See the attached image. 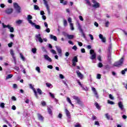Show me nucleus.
<instances>
[{
  "instance_id": "b1692460",
  "label": "nucleus",
  "mask_w": 127,
  "mask_h": 127,
  "mask_svg": "<svg viewBox=\"0 0 127 127\" xmlns=\"http://www.w3.org/2000/svg\"><path fill=\"white\" fill-rule=\"evenodd\" d=\"M95 106L96 108H97V109H98V110L101 109V107H100V105H99L98 103H97V102H95Z\"/></svg>"
},
{
  "instance_id": "f704fd0d",
  "label": "nucleus",
  "mask_w": 127,
  "mask_h": 127,
  "mask_svg": "<svg viewBox=\"0 0 127 127\" xmlns=\"http://www.w3.org/2000/svg\"><path fill=\"white\" fill-rule=\"evenodd\" d=\"M35 26V27L36 29H40L41 27L40 26H39V25H36V24H34L33 25Z\"/></svg>"
},
{
  "instance_id": "c9c22d12",
  "label": "nucleus",
  "mask_w": 127,
  "mask_h": 127,
  "mask_svg": "<svg viewBox=\"0 0 127 127\" xmlns=\"http://www.w3.org/2000/svg\"><path fill=\"white\" fill-rule=\"evenodd\" d=\"M48 112L50 115H52V110H51V108H49L48 109Z\"/></svg>"
},
{
  "instance_id": "412c9836",
  "label": "nucleus",
  "mask_w": 127,
  "mask_h": 127,
  "mask_svg": "<svg viewBox=\"0 0 127 127\" xmlns=\"http://www.w3.org/2000/svg\"><path fill=\"white\" fill-rule=\"evenodd\" d=\"M67 37L68 39H73L74 38V35L67 34Z\"/></svg>"
},
{
  "instance_id": "6e6d98bb",
  "label": "nucleus",
  "mask_w": 127,
  "mask_h": 127,
  "mask_svg": "<svg viewBox=\"0 0 127 127\" xmlns=\"http://www.w3.org/2000/svg\"><path fill=\"white\" fill-rule=\"evenodd\" d=\"M79 18L80 20H81V21H84V19L83 18V16L80 15L79 16Z\"/></svg>"
},
{
  "instance_id": "bf43d9fd",
  "label": "nucleus",
  "mask_w": 127,
  "mask_h": 127,
  "mask_svg": "<svg viewBox=\"0 0 127 127\" xmlns=\"http://www.w3.org/2000/svg\"><path fill=\"white\" fill-rule=\"evenodd\" d=\"M45 31L47 32L48 33H49L50 32V29L49 28H47L46 30Z\"/></svg>"
},
{
  "instance_id": "a211bd4d",
  "label": "nucleus",
  "mask_w": 127,
  "mask_h": 127,
  "mask_svg": "<svg viewBox=\"0 0 127 127\" xmlns=\"http://www.w3.org/2000/svg\"><path fill=\"white\" fill-rule=\"evenodd\" d=\"M38 118L39 120V121H42V122H43V119H44V118H43V116H42V115H41L40 114H38Z\"/></svg>"
},
{
  "instance_id": "dca6fc26",
  "label": "nucleus",
  "mask_w": 127,
  "mask_h": 127,
  "mask_svg": "<svg viewBox=\"0 0 127 127\" xmlns=\"http://www.w3.org/2000/svg\"><path fill=\"white\" fill-rule=\"evenodd\" d=\"M44 56L45 59H46V60H47L49 62H52V59H51V58H50L49 57V56H48V55H45Z\"/></svg>"
},
{
  "instance_id": "4c0bfd02",
  "label": "nucleus",
  "mask_w": 127,
  "mask_h": 127,
  "mask_svg": "<svg viewBox=\"0 0 127 127\" xmlns=\"http://www.w3.org/2000/svg\"><path fill=\"white\" fill-rule=\"evenodd\" d=\"M36 48H33L32 49V52H33V53H34V54H35V53H36Z\"/></svg>"
},
{
  "instance_id": "ddd939ff",
  "label": "nucleus",
  "mask_w": 127,
  "mask_h": 127,
  "mask_svg": "<svg viewBox=\"0 0 127 127\" xmlns=\"http://www.w3.org/2000/svg\"><path fill=\"white\" fill-rule=\"evenodd\" d=\"M65 113L66 114V117H67L68 119H71V114H70V112H69V111L67 110V109H65Z\"/></svg>"
},
{
  "instance_id": "393cba45",
  "label": "nucleus",
  "mask_w": 127,
  "mask_h": 127,
  "mask_svg": "<svg viewBox=\"0 0 127 127\" xmlns=\"http://www.w3.org/2000/svg\"><path fill=\"white\" fill-rule=\"evenodd\" d=\"M72 62H78V58L77 57V56H75L73 59H72Z\"/></svg>"
},
{
  "instance_id": "2eb2a0df",
  "label": "nucleus",
  "mask_w": 127,
  "mask_h": 127,
  "mask_svg": "<svg viewBox=\"0 0 127 127\" xmlns=\"http://www.w3.org/2000/svg\"><path fill=\"white\" fill-rule=\"evenodd\" d=\"M56 48L59 54L62 55V50H61V48L60 47L56 46Z\"/></svg>"
},
{
  "instance_id": "864d4df0",
  "label": "nucleus",
  "mask_w": 127,
  "mask_h": 127,
  "mask_svg": "<svg viewBox=\"0 0 127 127\" xmlns=\"http://www.w3.org/2000/svg\"><path fill=\"white\" fill-rule=\"evenodd\" d=\"M89 36H90L91 40H94V36H93V35L90 34Z\"/></svg>"
},
{
  "instance_id": "9d476101",
  "label": "nucleus",
  "mask_w": 127,
  "mask_h": 127,
  "mask_svg": "<svg viewBox=\"0 0 127 127\" xmlns=\"http://www.w3.org/2000/svg\"><path fill=\"white\" fill-rule=\"evenodd\" d=\"M76 73L77 75V77H78V78H80L81 80H82V79H83V78H84V75H83V74L82 73H81L80 71L77 70L76 71Z\"/></svg>"
},
{
  "instance_id": "0eeeda50",
  "label": "nucleus",
  "mask_w": 127,
  "mask_h": 127,
  "mask_svg": "<svg viewBox=\"0 0 127 127\" xmlns=\"http://www.w3.org/2000/svg\"><path fill=\"white\" fill-rule=\"evenodd\" d=\"M10 53L14 60V62L15 64H16V58L14 56V52H13V50H10Z\"/></svg>"
},
{
  "instance_id": "c85d7f7f",
  "label": "nucleus",
  "mask_w": 127,
  "mask_h": 127,
  "mask_svg": "<svg viewBox=\"0 0 127 127\" xmlns=\"http://www.w3.org/2000/svg\"><path fill=\"white\" fill-rule=\"evenodd\" d=\"M20 56L21 59L23 60V61H25V58H24V56H23V55L22 53H20Z\"/></svg>"
},
{
  "instance_id": "f257e3e1",
  "label": "nucleus",
  "mask_w": 127,
  "mask_h": 127,
  "mask_svg": "<svg viewBox=\"0 0 127 127\" xmlns=\"http://www.w3.org/2000/svg\"><path fill=\"white\" fill-rule=\"evenodd\" d=\"M124 57L121 58L119 61L114 63L113 66H114V67H121V66H122L123 64H124Z\"/></svg>"
},
{
  "instance_id": "3c124183",
  "label": "nucleus",
  "mask_w": 127,
  "mask_h": 127,
  "mask_svg": "<svg viewBox=\"0 0 127 127\" xmlns=\"http://www.w3.org/2000/svg\"><path fill=\"white\" fill-rule=\"evenodd\" d=\"M46 85L47 86V87H48V88H50L51 86H52V84L49 83H46Z\"/></svg>"
},
{
  "instance_id": "37998d69",
  "label": "nucleus",
  "mask_w": 127,
  "mask_h": 127,
  "mask_svg": "<svg viewBox=\"0 0 127 127\" xmlns=\"http://www.w3.org/2000/svg\"><path fill=\"white\" fill-rule=\"evenodd\" d=\"M70 26L71 30H74V26H73V23H70Z\"/></svg>"
},
{
  "instance_id": "39448f33",
  "label": "nucleus",
  "mask_w": 127,
  "mask_h": 127,
  "mask_svg": "<svg viewBox=\"0 0 127 127\" xmlns=\"http://www.w3.org/2000/svg\"><path fill=\"white\" fill-rule=\"evenodd\" d=\"M29 87L31 89H32V90H33V91L34 93L35 97H36V98L37 99H38V95L37 94V91H36V90H35V88L34 87H33V86H32V84H30Z\"/></svg>"
},
{
  "instance_id": "5701e85b",
  "label": "nucleus",
  "mask_w": 127,
  "mask_h": 127,
  "mask_svg": "<svg viewBox=\"0 0 127 127\" xmlns=\"http://www.w3.org/2000/svg\"><path fill=\"white\" fill-rule=\"evenodd\" d=\"M13 75L12 74H8L7 76H6V80H8V79H10V78H12Z\"/></svg>"
},
{
  "instance_id": "7ed1b4c3",
  "label": "nucleus",
  "mask_w": 127,
  "mask_h": 127,
  "mask_svg": "<svg viewBox=\"0 0 127 127\" xmlns=\"http://www.w3.org/2000/svg\"><path fill=\"white\" fill-rule=\"evenodd\" d=\"M73 99L75 100V101H77V103L80 106H83V102L82 101H81V99H79L78 96H74L73 97Z\"/></svg>"
},
{
  "instance_id": "052dcab7",
  "label": "nucleus",
  "mask_w": 127,
  "mask_h": 127,
  "mask_svg": "<svg viewBox=\"0 0 127 127\" xmlns=\"http://www.w3.org/2000/svg\"><path fill=\"white\" fill-rule=\"evenodd\" d=\"M81 53H85L86 52V51L85 50V49L83 48L81 49Z\"/></svg>"
},
{
  "instance_id": "f03ea898",
  "label": "nucleus",
  "mask_w": 127,
  "mask_h": 127,
  "mask_svg": "<svg viewBox=\"0 0 127 127\" xmlns=\"http://www.w3.org/2000/svg\"><path fill=\"white\" fill-rule=\"evenodd\" d=\"M14 8L16 10L17 13H20L21 12V8L18 4L16 2L13 3Z\"/></svg>"
},
{
  "instance_id": "e433bc0d",
  "label": "nucleus",
  "mask_w": 127,
  "mask_h": 127,
  "mask_svg": "<svg viewBox=\"0 0 127 127\" xmlns=\"http://www.w3.org/2000/svg\"><path fill=\"white\" fill-rule=\"evenodd\" d=\"M67 20L64 19V26L66 27V26L67 25Z\"/></svg>"
},
{
  "instance_id": "9b49d317",
  "label": "nucleus",
  "mask_w": 127,
  "mask_h": 127,
  "mask_svg": "<svg viewBox=\"0 0 127 127\" xmlns=\"http://www.w3.org/2000/svg\"><path fill=\"white\" fill-rule=\"evenodd\" d=\"M41 35L40 34L36 35V37L37 38V39H38L39 42H40L41 43H42V42H43V40L42 39V38H41Z\"/></svg>"
},
{
  "instance_id": "f3484780",
  "label": "nucleus",
  "mask_w": 127,
  "mask_h": 127,
  "mask_svg": "<svg viewBox=\"0 0 127 127\" xmlns=\"http://www.w3.org/2000/svg\"><path fill=\"white\" fill-rule=\"evenodd\" d=\"M119 107L121 109V110H124V105H123V103L121 101H120L118 103Z\"/></svg>"
},
{
  "instance_id": "0e129e2a",
  "label": "nucleus",
  "mask_w": 127,
  "mask_h": 127,
  "mask_svg": "<svg viewBox=\"0 0 127 127\" xmlns=\"http://www.w3.org/2000/svg\"><path fill=\"white\" fill-rule=\"evenodd\" d=\"M101 40H102V42H104V43L106 42V38L103 37V38L101 39Z\"/></svg>"
},
{
  "instance_id": "69168bd1",
  "label": "nucleus",
  "mask_w": 127,
  "mask_h": 127,
  "mask_svg": "<svg viewBox=\"0 0 127 127\" xmlns=\"http://www.w3.org/2000/svg\"><path fill=\"white\" fill-rule=\"evenodd\" d=\"M101 75L100 74H98L97 75V79H101Z\"/></svg>"
},
{
  "instance_id": "49530a36",
  "label": "nucleus",
  "mask_w": 127,
  "mask_h": 127,
  "mask_svg": "<svg viewBox=\"0 0 127 127\" xmlns=\"http://www.w3.org/2000/svg\"><path fill=\"white\" fill-rule=\"evenodd\" d=\"M49 95L52 98H53V99H54V98H55V96H54V94H52V93L49 92Z\"/></svg>"
},
{
  "instance_id": "7c9ffc66",
  "label": "nucleus",
  "mask_w": 127,
  "mask_h": 127,
  "mask_svg": "<svg viewBox=\"0 0 127 127\" xmlns=\"http://www.w3.org/2000/svg\"><path fill=\"white\" fill-rule=\"evenodd\" d=\"M127 71V68H125L124 70H122L121 73L122 74V75H125Z\"/></svg>"
},
{
  "instance_id": "cd10ccee",
  "label": "nucleus",
  "mask_w": 127,
  "mask_h": 127,
  "mask_svg": "<svg viewBox=\"0 0 127 127\" xmlns=\"http://www.w3.org/2000/svg\"><path fill=\"white\" fill-rule=\"evenodd\" d=\"M96 54H93L92 56L90 57V59H91L92 60H94V59H96Z\"/></svg>"
},
{
  "instance_id": "6e6552de",
  "label": "nucleus",
  "mask_w": 127,
  "mask_h": 127,
  "mask_svg": "<svg viewBox=\"0 0 127 127\" xmlns=\"http://www.w3.org/2000/svg\"><path fill=\"white\" fill-rule=\"evenodd\" d=\"M12 12H13V9L12 8H7L5 10V13L6 14H11Z\"/></svg>"
},
{
  "instance_id": "423d86ee",
  "label": "nucleus",
  "mask_w": 127,
  "mask_h": 127,
  "mask_svg": "<svg viewBox=\"0 0 127 127\" xmlns=\"http://www.w3.org/2000/svg\"><path fill=\"white\" fill-rule=\"evenodd\" d=\"M31 19H32V16H31V15H28L27 20L29 23H30V24H32V25H34V24H35V23H33V22H32V20H31Z\"/></svg>"
},
{
  "instance_id": "20e7f679",
  "label": "nucleus",
  "mask_w": 127,
  "mask_h": 127,
  "mask_svg": "<svg viewBox=\"0 0 127 127\" xmlns=\"http://www.w3.org/2000/svg\"><path fill=\"white\" fill-rule=\"evenodd\" d=\"M92 1L93 3H94V4L92 5V7H94V8H99V7H100V3L97 2L96 0H92Z\"/></svg>"
},
{
  "instance_id": "79ce46f5",
  "label": "nucleus",
  "mask_w": 127,
  "mask_h": 127,
  "mask_svg": "<svg viewBox=\"0 0 127 127\" xmlns=\"http://www.w3.org/2000/svg\"><path fill=\"white\" fill-rule=\"evenodd\" d=\"M98 66L99 68H102V67H103V64H102V63H99L98 64Z\"/></svg>"
},
{
  "instance_id": "4468645a",
  "label": "nucleus",
  "mask_w": 127,
  "mask_h": 127,
  "mask_svg": "<svg viewBox=\"0 0 127 127\" xmlns=\"http://www.w3.org/2000/svg\"><path fill=\"white\" fill-rule=\"evenodd\" d=\"M78 29L80 32H81V33H82V34H83V35L85 36V34H84V31L83 30V29H82V26H81L80 23H78Z\"/></svg>"
},
{
  "instance_id": "603ef678",
  "label": "nucleus",
  "mask_w": 127,
  "mask_h": 127,
  "mask_svg": "<svg viewBox=\"0 0 127 127\" xmlns=\"http://www.w3.org/2000/svg\"><path fill=\"white\" fill-rule=\"evenodd\" d=\"M90 54H95V51L94 50H90Z\"/></svg>"
},
{
  "instance_id": "09e8293b",
  "label": "nucleus",
  "mask_w": 127,
  "mask_h": 127,
  "mask_svg": "<svg viewBox=\"0 0 127 127\" xmlns=\"http://www.w3.org/2000/svg\"><path fill=\"white\" fill-rule=\"evenodd\" d=\"M105 116H106V118L107 119V120H110V115H109V114H106V115H105Z\"/></svg>"
},
{
  "instance_id": "6ab92c4d",
  "label": "nucleus",
  "mask_w": 127,
  "mask_h": 127,
  "mask_svg": "<svg viewBox=\"0 0 127 127\" xmlns=\"http://www.w3.org/2000/svg\"><path fill=\"white\" fill-rule=\"evenodd\" d=\"M51 39H53L55 41H57V37L53 36V35H50Z\"/></svg>"
},
{
  "instance_id": "a18cd8bd",
  "label": "nucleus",
  "mask_w": 127,
  "mask_h": 127,
  "mask_svg": "<svg viewBox=\"0 0 127 127\" xmlns=\"http://www.w3.org/2000/svg\"><path fill=\"white\" fill-rule=\"evenodd\" d=\"M86 3H87L88 5H89V6H91V5H92L91 2H90L89 0H86Z\"/></svg>"
},
{
  "instance_id": "680f3d73",
  "label": "nucleus",
  "mask_w": 127,
  "mask_h": 127,
  "mask_svg": "<svg viewBox=\"0 0 127 127\" xmlns=\"http://www.w3.org/2000/svg\"><path fill=\"white\" fill-rule=\"evenodd\" d=\"M94 25L96 27H99V24L97 22H94Z\"/></svg>"
},
{
  "instance_id": "de8ad7c7",
  "label": "nucleus",
  "mask_w": 127,
  "mask_h": 127,
  "mask_svg": "<svg viewBox=\"0 0 127 127\" xmlns=\"http://www.w3.org/2000/svg\"><path fill=\"white\" fill-rule=\"evenodd\" d=\"M97 59L100 61V62H102V58L101 57V56H98L97 57Z\"/></svg>"
},
{
  "instance_id": "338daca9",
  "label": "nucleus",
  "mask_w": 127,
  "mask_h": 127,
  "mask_svg": "<svg viewBox=\"0 0 127 127\" xmlns=\"http://www.w3.org/2000/svg\"><path fill=\"white\" fill-rule=\"evenodd\" d=\"M75 127H82V126H81V125H80V124H78L77 125H74Z\"/></svg>"
},
{
  "instance_id": "ea45409f",
  "label": "nucleus",
  "mask_w": 127,
  "mask_h": 127,
  "mask_svg": "<svg viewBox=\"0 0 127 127\" xmlns=\"http://www.w3.org/2000/svg\"><path fill=\"white\" fill-rule=\"evenodd\" d=\"M4 103H1L0 104V107L2 108V109H4Z\"/></svg>"
},
{
  "instance_id": "bb28decb",
  "label": "nucleus",
  "mask_w": 127,
  "mask_h": 127,
  "mask_svg": "<svg viewBox=\"0 0 127 127\" xmlns=\"http://www.w3.org/2000/svg\"><path fill=\"white\" fill-rule=\"evenodd\" d=\"M111 55V52H109L108 54V61H111V60H112Z\"/></svg>"
},
{
  "instance_id": "774afa93",
  "label": "nucleus",
  "mask_w": 127,
  "mask_h": 127,
  "mask_svg": "<svg viewBox=\"0 0 127 127\" xmlns=\"http://www.w3.org/2000/svg\"><path fill=\"white\" fill-rule=\"evenodd\" d=\"M72 49H73V50H75V51H76V50H77V46H74L72 47Z\"/></svg>"
},
{
  "instance_id": "e2e57ef3",
  "label": "nucleus",
  "mask_w": 127,
  "mask_h": 127,
  "mask_svg": "<svg viewBox=\"0 0 127 127\" xmlns=\"http://www.w3.org/2000/svg\"><path fill=\"white\" fill-rule=\"evenodd\" d=\"M60 78L61 79H64V75H63V74H60Z\"/></svg>"
},
{
  "instance_id": "a878e982",
  "label": "nucleus",
  "mask_w": 127,
  "mask_h": 127,
  "mask_svg": "<svg viewBox=\"0 0 127 127\" xmlns=\"http://www.w3.org/2000/svg\"><path fill=\"white\" fill-rule=\"evenodd\" d=\"M37 93H38L39 95H42V90L40 88H38L37 89Z\"/></svg>"
},
{
  "instance_id": "473e14b6",
  "label": "nucleus",
  "mask_w": 127,
  "mask_h": 127,
  "mask_svg": "<svg viewBox=\"0 0 127 127\" xmlns=\"http://www.w3.org/2000/svg\"><path fill=\"white\" fill-rule=\"evenodd\" d=\"M2 25L3 28H6V27L7 28H8L9 27V25H4V23H2Z\"/></svg>"
},
{
  "instance_id": "4d7b16f0",
  "label": "nucleus",
  "mask_w": 127,
  "mask_h": 127,
  "mask_svg": "<svg viewBox=\"0 0 127 127\" xmlns=\"http://www.w3.org/2000/svg\"><path fill=\"white\" fill-rule=\"evenodd\" d=\"M95 126H100V123L98 121H95L94 123Z\"/></svg>"
},
{
  "instance_id": "8fccbe9b",
  "label": "nucleus",
  "mask_w": 127,
  "mask_h": 127,
  "mask_svg": "<svg viewBox=\"0 0 127 127\" xmlns=\"http://www.w3.org/2000/svg\"><path fill=\"white\" fill-rule=\"evenodd\" d=\"M42 104V106H43V107H45V106H46V102H45V101H42L41 102Z\"/></svg>"
},
{
  "instance_id": "5fc2aeb1",
  "label": "nucleus",
  "mask_w": 127,
  "mask_h": 127,
  "mask_svg": "<svg viewBox=\"0 0 127 127\" xmlns=\"http://www.w3.org/2000/svg\"><path fill=\"white\" fill-rule=\"evenodd\" d=\"M66 100H67V102H68V103H69V104H71V103L72 102L71 101V99H70V98H69V97H67V98H66Z\"/></svg>"
},
{
  "instance_id": "c03bdc74",
  "label": "nucleus",
  "mask_w": 127,
  "mask_h": 127,
  "mask_svg": "<svg viewBox=\"0 0 127 127\" xmlns=\"http://www.w3.org/2000/svg\"><path fill=\"white\" fill-rule=\"evenodd\" d=\"M36 70L38 72V73H40V67H39V66L36 67Z\"/></svg>"
},
{
  "instance_id": "58836bf2",
  "label": "nucleus",
  "mask_w": 127,
  "mask_h": 127,
  "mask_svg": "<svg viewBox=\"0 0 127 127\" xmlns=\"http://www.w3.org/2000/svg\"><path fill=\"white\" fill-rule=\"evenodd\" d=\"M109 98H110L111 100H115V98H114V96H113L112 94H109Z\"/></svg>"
},
{
  "instance_id": "4be33fe9",
  "label": "nucleus",
  "mask_w": 127,
  "mask_h": 127,
  "mask_svg": "<svg viewBox=\"0 0 127 127\" xmlns=\"http://www.w3.org/2000/svg\"><path fill=\"white\" fill-rule=\"evenodd\" d=\"M8 29H9L10 32H14V29L13 28V27H11L10 25L9 26Z\"/></svg>"
},
{
  "instance_id": "13d9d810",
  "label": "nucleus",
  "mask_w": 127,
  "mask_h": 127,
  "mask_svg": "<svg viewBox=\"0 0 127 127\" xmlns=\"http://www.w3.org/2000/svg\"><path fill=\"white\" fill-rule=\"evenodd\" d=\"M12 44H13V43L11 42L10 43L8 44V47H12Z\"/></svg>"
},
{
  "instance_id": "c756f323",
  "label": "nucleus",
  "mask_w": 127,
  "mask_h": 127,
  "mask_svg": "<svg viewBox=\"0 0 127 127\" xmlns=\"http://www.w3.org/2000/svg\"><path fill=\"white\" fill-rule=\"evenodd\" d=\"M108 104H109L110 105H115V102L110 101V100H108L107 101Z\"/></svg>"
},
{
  "instance_id": "aec40b11",
  "label": "nucleus",
  "mask_w": 127,
  "mask_h": 127,
  "mask_svg": "<svg viewBox=\"0 0 127 127\" xmlns=\"http://www.w3.org/2000/svg\"><path fill=\"white\" fill-rule=\"evenodd\" d=\"M43 0L46 6L47 10L49 11V6H48V4L47 3V1H46V0Z\"/></svg>"
},
{
  "instance_id": "1a4fd4ad",
  "label": "nucleus",
  "mask_w": 127,
  "mask_h": 127,
  "mask_svg": "<svg viewBox=\"0 0 127 127\" xmlns=\"http://www.w3.org/2000/svg\"><path fill=\"white\" fill-rule=\"evenodd\" d=\"M91 90L93 92L96 99H99V95H98V92H97L96 88H95V87H92L91 88Z\"/></svg>"
},
{
  "instance_id": "a19ab883",
  "label": "nucleus",
  "mask_w": 127,
  "mask_h": 127,
  "mask_svg": "<svg viewBox=\"0 0 127 127\" xmlns=\"http://www.w3.org/2000/svg\"><path fill=\"white\" fill-rule=\"evenodd\" d=\"M109 24H110V22H109V21H107L105 23V26H106V27H109Z\"/></svg>"
},
{
  "instance_id": "72a5a7b5",
  "label": "nucleus",
  "mask_w": 127,
  "mask_h": 127,
  "mask_svg": "<svg viewBox=\"0 0 127 127\" xmlns=\"http://www.w3.org/2000/svg\"><path fill=\"white\" fill-rule=\"evenodd\" d=\"M16 23L17 24H21L22 23V20H18L16 21Z\"/></svg>"
},
{
  "instance_id": "2f4dec72",
  "label": "nucleus",
  "mask_w": 127,
  "mask_h": 127,
  "mask_svg": "<svg viewBox=\"0 0 127 127\" xmlns=\"http://www.w3.org/2000/svg\"><path fill=\"white\" fill-rule=\"evenodd\" d=\"M34 9L35 10H39L40 9H39V6H38V5H34Z\"/></svg>"
},
{
  "instance_id": "f8f14e48",
  "label": "nucleus",
  "mask_w": 127,
  "mask_h": 127,
  "mask_svg": "<svg viewBox=\"0 0 127 127\" xmlns=\"http://www.w3.org/2000/svg\"><path fill=\"white\" fill-rule=\"evenodd\" d=\"M77 83L79 85V86L81 87V88H82V90H83L84 91H88V88L87 87L84 88V86H83L82 83H81V82H80L79 81H78Z\"/></svg>"
}]
</instances>
